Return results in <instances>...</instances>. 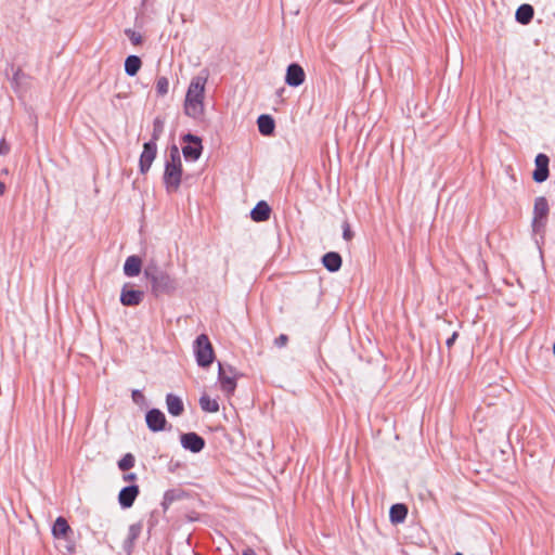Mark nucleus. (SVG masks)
Segmentation results:
<instances>
[{
    "label": "nucleus",
    "instance_id": "obj_1",
    "mask_svg": "<svg viewBox=\"0 0 555 555\" xmlns=\"http://www.w3.org/2000/svg\"><path fill=\"white\" fill-rule=\"evenodd\" d=\"M144 276L151 283V292L158 297L164 294H171L177 288L176 280L156 261H150L144 268Z\"/></svg>",
    "mask_w": 555,
    "mask_h": 555
},
{
    "label": "nucleus",
    "instance_id": "obj_2",
    "mask_svg": "<svg viewBox=\"0 0 555 555\" xmlns=\"http://www.w3.org/2000/svg\"><path fill=\"white\" fill-rule=\"evenodd\" d=\"M206 82V76H196L191 80L184 101V112L188 116L193 118L203 116Z\"/></svg>",
    "mask_w": 555,
    "mask_h": 555
},
{
    "label": "nucleus",
    "instance_id": "obj_3",
    "mask_svg": "<svg viewBox=\"0 0 555 555\" xmlns=\"http://www.w3.org/2000/svg\"><path fill=\"white\" fill-rule=\"evenodd\" d=\"M182 164L178 146L172 145L165 164L164 184L168 193L177 192L181 184Z\"/></svg>",
    "mask_w": 555,
    "mask_h": 555
},
{
    "label": "nucleus",
    "instance_id": "obj_4",
    "mask_svg": "<svg viewBox=\"0 0 555 555\" xmlns=\"http://www.w3.org/2000/svg\"><path fill=\"white\" fill-rule=\"evenodd\" d=\"M194 353L199 366H209L215 358L212 345L206 334L197 336L194 343Z\"/></svg>",
    "mask_w": 555,
    "mask_h": 555
},
{
    "label": "nucleus",
    "instance_id": "obj_5",
    "mask_svg": "<svg viewBox=\"0 0 555 555\" xmlns=\"http://www.w3.org/2000/svg\"><path fill=\"white\" fill-rule=\"evenodd\" d=\"M548 203L547 199L544 196H539L534 199V206H533V218H532V231L534 233H542L544 232L547 217H548Z\"/></svg>",
    "mask_w": 555,
    "mask_h": 555
},
{
    "label": "nucleus",
    "instance_id": "obj_6",
    "mask_svg": "<svg viewBox=\"0 0 555 555\" xmlns=\"http://www.w3.org/2000/svg\"><path fill=\"white\" fill-rule=\"evenodd\" d=\"M73 534L74 531L67 520L62 516L57 517L52 526V535L56 540H64L67 542L65 547L69 554L75 552V544L72 540Z\"/></svg>",
    "mask_w": 555,
    "mask_h": 555
},
{
    "label": "nucleus",
    "instance_id": "obj_7",
    "mask_svg": "<svg viewBox=\"0 0 555 555\" xmlns=\"http://www.w3.org/2000/svg\"><path fill=\"white\" fill-rule=\"evenodd\" d=\"M237 377L238 373L235 371V369L230 365L224 366L219 363L218 379L222 391L228 396L233 395L235 391Z\"/></svg>",
    "mask_w": 555,
    "mask_h": 555
},
{
    "label": "nucleus",
    "instance_id": "obj_8",
    "mask_svg": "<svg viewBox=\"0 0 555 555\" xmlns=\"http://www.w3.org/2000/svg\"><path fill=\"white\" fill-rule=\"evenodd\" d=\"M157 155V145L155 141H145L143 151L140 155L139 170L142 175L147 173Z\"/></svg>",
    "mask_w": 555,
    "mask_h": 555
},
{
    "label": "nucleus",
    "instance_id": "obj_9",
    "mask_svg": "<svg viewBox=\"0 0 555 555\" xmlns=\"http://www.w3.org/2000/svg\"><path fill=\"white\" fill-rule=\"evenodd\" d=\"M534 164H535V169L532 173V179L538 183H542L548 178V175H550V171H548L550 158L547 155L540 153L537 155Z\"/></svg>",
    "mask_w": 555,
    "mask_h": 555
},
{
    "label": "nucleus",
    "instance_id": "obj_10",
    "mask_svg": "<svg viewBox=\"0 0 555 555\" xmlns=\"http://www.w3.org/2000/svg\"><path fill=\"white\" fill-rule=\"evenodd\" d=\"M305 78H306L305 70L299 64L293 63V64L288 65V67L286 69V75H285V82L289 87H299L300 85L304 83Z\"/></svg>",
    "mask_w": 555,
    "mask_h": 555
},
{
    "label": "nucleus",
    "instance_id": "obj_11",
    "mask_svg": "<svg viewBox=\"0 0 555 555\" xmlns=\"http://www.w3.org/2000/svg\"><path fill=\"white\" fill-rule=\"evenodd\" d=\"M144 298L142 291L130 289L129 284H125L120 293V302L127 307L139 306Z\"/></svg>",
    "mask_w": 555,
    "mask_h": 555
},
{
    "label": "nucleus",
    "instance_id": "obj_12",
    "mask_svg": "<svg viewBox=\"0 0 555 555\" xmlns=\"http://www.w3.org/2000/svg\"><path fill=\"white\" fill-rule=\"evenodd\" d=\"M181 444L184 449L198 453L204 449L205 440L196 433H186L181 435Z\"/></svg>",
    "mask_w": 555,
    "mask_h": 555
},
{
    "label": "nucleus",
    "instance_id": "obj_13",
    "mask_svg": "<svg viewBox=\"0 0 555 555\" xmlns=\"http://www.w3.org/2000/svg\"><path fill=\"white\" fill-rule=\"evenodd\" d=\"M146 425L152 431H160L165 429L166 417L165 414L158 409H152L146 413Z\"/></svg>",
    "mask_w": 555,
    "mask_h": 555
},
{
    "label": "nucleus",
    "instance_id": "obj_14",
    "mask_svg": "<svg viewBox=\"0 0 555 555\" xmlns=\"http://www.w3.org/2000/svg\"><path fill=\"white\" fill-rule=\"evenodd\" d=\"M139 487L135 485L122 488L118 494V502L122 508H129L133 505L139 495Z\"/></svg>",
    "mask_w": 555,
    "mask_h": 555
},
{
    "label": "nucleus",
    "instance_id": "obj_15",
    "mask_svg": "<svg viewBox=\"0 0 555 555\" xmlns=\"http://www.w3.org/2000/svg\"><path fill=\"white\" fill-rule=\"evenodd\" d=\"M142 269V260L139 256H129L124 264V273L129 278H133L140 274Z\"/></svg>",
    "mask_w": 555,
    "mask_h": 555
},
{
    "label": "nucleus",
    "instance_id": "obj_16",
    "mask_svg": "<svg viewBox=\"0 0 555 555\" xmlns=\"http://www.w3.org/2000/svg\"><path fill=\"white\" fill-rule=\"evenodd\" d=\"M323 266L330 272H337L341 268V256L336 251H328L322 257Z\"/></svg>",
    "mask_w": 555,
    "mask_h": 555
},
{
    "label": "nucleus",
    "instance_id": "obj_17",
    "mask_svg": "<svg viewBox=\"0 0 555 555\" xmlns=\"http://www.w3.org/2000/svg\"><path fill=\"white\" fill-rule=\"evenodd\" d=\"M271 208L270 206L261 201L257 203L254 209L250 212V217L256 222L267 221L270 218Z\"/></svg>",
    "mask_w": 555,
    "mask_h": 555
},
{
    "label": "nucleus",
    "instance_id": "obj_18",
    "mask_svg": "<svg viewBox=\"0 0 555 555\" xmlns=\"http://www.w3.org/2000/svg\"><path fill=\"white\" fill-rule=\"evenodd\" d=\"M190 144L182 147L183 156L186 160L194 162L202 154V141H188Z\"/></svg>",
    "mask_w": 555,
    "mask_h": 555
},
{
    "label": "nucleus",
    "instance_id": "obj_19",
    "mask_svg": "<svg viewBox=\"0 0 555 555\" xmlns=\"http://www.w3.org/2000/svg\"><path fill=\"white\" fill-rule=\"evenodd\" d=\"M166 404H167L168 412L172 416H180L184 411V405H183L182 400L172 393L167 395Z\"/></svg>",
    "mask_w": 555,
    "mask_h": 555
},
{
    "label": "nucleus",
    "instance_id": "obj_20",
    "mask_svg": "<svg viewBox=\"0 0 555 555\" xmlns=\"http://www.w3.org/2000/svg\"><path fill=\"white\" fill-rule=\"evenodd\" d=\"M141 531H142V524H140V522L132 524L129 527L128 537H127V539L125 540V543H124V547H125V550L128 553L131 552V550H132V547L134 545V542L137 541L139 535L141 534Z\"/></svg>",
    "mask_w": 555,
    "mask_h": 555
},
{
    "label": "nucleus",
    "instance_id": "obj_21",
    "mask_svg": "<svg viewBox=\"0 0 555 555\" xmlns=\"http://www.w3.org/2000/svg\"><path fill=\"white\" fill-rule=\"evenodd\" d=\"M258 129L262 135H271L274 131V119L270 115H260L257 120Z\"/></svg>",
    "mask_w": 555,
    "mask_h": 555
},
{
    "label": "nucleus",
    "instance_id": "obj_22",
    "mask_svg": "<svg viewBox=\"0 0 555 555\" xmlns=\"http://www.w3.org/2000/svg\"><path fill=\"white\" fill-rule=\"evenodd\" d=\"M408 515V507L404 504H393L389 511V517L392 524L402 522Z\"/></svg>",
    "mask_w": 555,
    "mask_h": 555
},
{
    "label": "nucleus",
    "instance_id": "obj_23",
    "mask_svg": "<svg viewBox=\"0 0 555 555\" xmlns=\"http://www.w3.org/2000/svg\"><path fill=\"white\" fill-rule=\"evenodd\" d=\"M533 17V8L530 4H521L516 11V20L520 24H528Z\"/></svg>",
    "mask_w": 555,
    "mask_h": 555
},
{
    "label": "nucleus",
    "instance_id": "obj_24",
    "mask_svg": "<svg viewBox=\"0 0 555 555\" xmlns=\"http://www.w3.org/2000/svg\"><path fill=\"white\" fill-rule=\"evenodd\" d=\"M142 65V62L137 55H129L125 61V72L129 76H134L138 74Z\"/></svg>",
    "mask_w": 555,
    "mask_h": 555
},
{
    "label": "nucleus",
    "instance_id": "obj_25",
    "mask_svg": "<svg viewBox=\"0 0 555 555\" xmlns=\"http://www.w3.org/2000/svg\"><path fill=\"white\" fill-rule=\"evenodd\" d=\"M183 498V492L181 490L172 489L168 490L164 494V499L162 502V506L164 511H167L169 506L175 502Z\"/></svg>",
    "mask_w": 555,
    "mask_h": 555
},
{
    "label": "nucleus",
    "instance_id": "obj_26",
    "mask_svg": "<svg viewBox=\"0 0 555 555\" xmlns=\"http://www.w3.org/2000/svg\"><path fill=\"white\" fill-rule=\"evenodd\" d=\"M199 405L205 412L216 413L219 411V403L217 400L211 399L209 396H202L199 398Z\"/></svg>",
    "mask_w": 555,
    "mask_h": 555
},
{
    "label": "nucleus",
    "instance_id": "obj_27",
    "mask_svg": "<svg viewBox=\"0 0 555 555\" xmlns=\"http://www.w3.org/2000/svg\"><path fill=\"white\" fill-rule=\"evenodd\" d=\"M135 459L133 454L126 453L119 461H118V468L122 472H127L131 469L134 466Z\"/></svg>",
    "mask_w": 555,
    "mask_h": 555
},
{
    "label": "nucleus",
    "instance_id": "obj_28",
    "mask_svg": "<svg viewBox=\"0 0 555 555\" xmlns=\"http://www.w3.org/2000/svg\"><path fill=\"white\" fill-rule=\"evenodd\" d=\"M169 81L166 77H159L156 81V91L159 95H165L168 93Z\"/></svg>",
    "mask_w": 555,
    "mask_h": 555
},
{
    "label": "nucleus",
    "instance_id": "obj_29",
    "mask_svg": "<svg viewBox=\"0 0 555 555\" xmlns=\"http://www.w3.org/2000/svg\"><path fill=\"white\" fill-rule=\"evenodd\" d=\"M125 34L127 35V37L130 39V41L132 42V44L134 46H139L142 43V36L140 33H137L130 28L126 29L125 30Z\"/></svg>",
    "mask_w": 555,
    "mask_h": 555
},
{
    "label": "nucleus",
    "instance_id": "obj_30",
    "mask_svg": "<svg viewBox=\"0 0 555 555\" xmlns=\"http://www.w3.org/2000/svg\"><path fill=\"white\" fill-rule=\"evenodd\" d=\"M164 121L160 118L154 120L153 139H158L163 134Z\"/></svg>",
    "mask_w": 555,
    "mask_h": 555
},
{
    "label": "nucleus",
    "instance_id": "obj_31",
    "mask_svg": "<svg viewBox=\"0 0 555 555\" xmlns=\"http://www.w3.org/2000/svg\"><path fill=\"white\" fill-rule=\"evenodd\" d=\"M341 228H343V237H344V240L351 241L352 237H353V233H352V231L350 229L349 222L348 221H344Z\"/></svg>",
    "mask_w": 555,
    "mask_h": 555
},
{
    "label": "nucleus",
    "instance_id": "obj_32",
    "mask_svg": "<svg viewBox=\"0 0 555 555\" xmlns=\"http://www.w3.org/2000/svg\"><path fill=\"white\" fill-rule=\"evenodd\" d=\"M288 343V336L285 335V334H281L279 337H276L274 339V345L278 347V348H283L287 345Z\"/></svg>",
    "mask_w": 555,
    "mask_h": 555
},
{
    "label": "nucleus",
    "instance_id": "obj_33",
    "mask_svg": "<svg viewBox=\"0 0 555 555\" xmlns=\"http://www.w3.org/2000/svg\"><path fill=\"white\" fill-rule=\"evenodd\" d=\"M457 337H459V333L456 331H454L452 333V335L446 340L447 347L451 348L454 345V343L457 339Z\"/></svg>",
    "mask_w": 555,
    "mask_h": 555
},
{
    "label": "nucleus",
    "instance_id": "obj_34",
    "mask_svg": "<svg viewBox=\"0 0 555 555\" xmlns=\"http://www.w3.org/2000/svg\"><path fill=\"white\" fill-rule=\"evenodd\" d=\"M10 151V145L8 141H0V155H5Z\"/></svg>",
    "mask_w": 555,
    "mask_h": 555
},
{
    "label": "nucleus",
    "instance_id": "obj_35",
    "mask_svg": "<svg viewBox=\"0 0 555 555\" xmlns=\"http://www.w3.org/2000/svg\"><path fill=\"white\" fill-rule=\"evenodd\" d=\"M132 399L135 403H139L141 400L144 399L143 393L140 390H133L132 391Z\"/></svg>",
    "mask_w": 555,
    "mask_h": 555
},
{
    "label": "nucleus",
    "instance_id": "obj_36",
    "mask_svg": "<svg viewBox=\"0 0 555 555\" xmlns=\"http://www.w3.org/2000/svg\"><path fill=\"white\" fill-rule=\"evenodd\" d=\"M122 479H124V481H126V482H131V481L137 480V475H135L134 473L125 474V475L122 476Z\"/></svg>",
    "mask_w": 555,
    "mask_h": 555
},
{
    "label": "nucleus",
    "instance_id": "obj_37",
    "mask_svg": "<svg viewBox=\"0 0 555 555\" xmlns=\"http://www.w3.org/2000/svg\"><path fill=\"white\" fill-rule=\"evenodd\" d=\"M242 555H257L253 548H246Z\"/></svg>",
    "mask_w": 555,
    "mask_h": 555
},
{
    "label": "nucleus",
    "instance_id": "obj_38",
    "mask_svg": "<svg viewBox=\"0 0 555 555\" xmlns=\"http://www.w3.org/2000/svg\"><path fill=\"white\" fill-rule=\"evenodd\" d=\"M181 139H199L198 137L194 135V134H191V133H186L184 134Z\"/></svg>",
    "mask_w": 555,
    "mask_h": 555
},
{
    "label": "nucleus",
    "instance_id": "obj_39",
    "mask_svg": "<svg viewBox=\"0 0 555 555\" xmlns=\"http://www.w3.org/2000/svg\"><path fill=\"white\" fill-rule=\"evenodd\" d=\"M5 192V184L0 181V196H2Z\"/></svg>",
    "mask_w": 555,
    "mask_h": 555
},
{
    "label": "nucleus",
    "instance_id": "obj_40",
    "mask_svg": "<svg viewBox=\"0 0 555 555\" xmlns=\"http://www.w3.org/2000/svg\"><path fill=\"white\" fill-rule=\"evenodd\" d=\"M454 555H463V554H462V553H456V554H454Z\"/></svg>",
    "mask_w": 555,
    "mask_h": 555
}]
</instances>
